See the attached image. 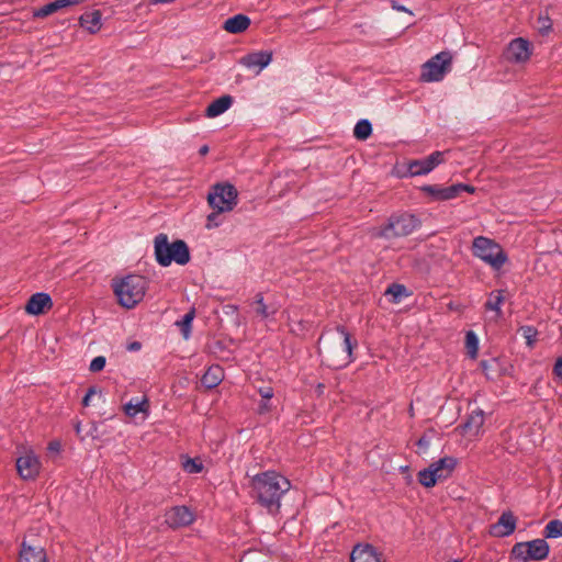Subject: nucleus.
Instances as JSON below:
<instances>
[{"label": "nucleus", "instance_id": "1", "mask_svg": "<svg viewBox=\"0 0 562 562\" xmlns=\"http://www.w3.org/2000/svg\"><path fill=\"white\" fill-rule=\"evenodd\" d=\"M351 335L342 326L325 331L318 339L322 363L331 369H342L352 361Z\"/></svg>", "mask_w": 562, "mask_h": 562}, {"label": "nucleus", "instance_id": "2", "mask_svg": "<svg viewBox=\"0 0 562 562\" xmlns=\"http://www.w3.org/2000/svg\"><path fill=\"white\" fill-rule=\"evenodd\" d=\"M251 487L258 503L269 513H278L282 496L290 490V481L276 471H266L251 479Z\"/></svg>", "mask_w": 562, "mask_h": 562}, {"label": "nucleus", "instance_id": "3", "mask_svg": "<svg viewBox=\"0 0 562 562\" xmlns=\"http://www.w3.org/2000/svg\"><path fill=\"white\" fill-rule=\"evenodd\" d=\"M154 243L156 260L160 266L168 267L172 261L183 266L190 261V250L183 240L169 243L168 236L161 233Z\"/></svg>", "mask_w": 562, "mask_h": 562}, {"label": "nucleus", "instance_id": "4", "mask_svg": "<svg viewBox=\"0 0 562 562\" xmlns=\"http://www.w3.org/2000/svg\"><path fill=\"white\" fill-rule=\"evenodd\" d=\"M147 280L138 274H130L113 282V291L119 303L125 308L135 307L144 297Z\"/></svg>", "mask_w": 562, "mask_h": 562}, {"label": "nucleus", "instance_id": "5", "mask_svg": "<svg viewBox=\"0 0 562 562\" xmlns=\"http://www.w3.org/2000/svg\"><path fill=\"white\" fill-rule=\"evenodd\" d=\"M420 224V220L414 214L407 212L395 213L389 217L386 224L374 233V236L384 239L405 237L414 233Z\"/></svg>", "mask_w": 562, "mask_h": 562}, {"label": "nucleus", "instance_id": "6", "mask_svg": "<svg viewBox=\"0 0 562 562\" xmlns=\"http://www.w3.org/2000/svg\"><path fill=\"white\" fill-rule=\"evenodd\" d=\"M472 251L475 257L495 270H499L508 259L499 244L484 236L473 239Z\"/></svg>", "mask_w": 562, "mask_h": 562}, {"label": "nucleus", "instance_id": "7", "mask_svg": "<svg viewBox=\"0 0 562 562\" xmlns=\"http://www.w3.org/2000/svg\"><path fill=\"white\" fill-rule=\"evenodd\" d=\"M457 464L458 460L454 457H443L432 462L427 469L419 471L418 482L425 487H432L438 481L448 479Z\"/></svg>", "mask_w": 562, "mask_h": 562}, {"label": "nucleus", "instance_id": "8", "mask_svg": "<svg viewBox=\"0 0 562 562\" xmlns=\"http://www.w3.org/2000/svg\"><path fill=\"white\" fill-rule=\"evenodd\" d=\"M549 544L544 539L517 542L510 551V558L518 562L542 561L548 558Z\"/></svg>", "mask_w": 562, "mask_h": 562}, {"label": "nucleus", "instance_id": "9", "mask_svg": "<svg viewBox=\"0 0 562 562\" xmlns=\"http://www.w3.org/2000/svg\"><path fill=\"white\" fill-rule=\"evenodd\" d=\"M237 190L229 183H217L207 194V202L213 210L231 212L237 204Z\"/></svg>", "mask_w": 562, "mask_h": 562}, {"label": "nucleus", "instance_id": "10", "mask_svg": "<svg viewBox=\"0 0 562 562\" xmlns=\"http://www.w3.org/2000/svg\"><path fill=\"white\" fill-rule=\"evenodd\" d=\"M452 55L450 52H440L422 67L420 79L425 82L440 81L450 71Z\"/></svg>", "mask_w": 562, "mask_h": 562}, {"label": "nucleus", "instance_id": "11", "mask_svg": "<svg viewBox=\"0 0 562 562\" xmlns=\"http://www.w3.org/2000/svg\"><path fill=\"white\" fill-rule=\"evenodd\" d=\"M194 521L193 513L187 506H173L165 514V522L170 528H180Z\"/></svg>", "mask_w": 562, "mask_h": 562}, {"label": "nucleus", "instance_id": "12", "mask_svg": "<svg viewBox=\"0 0 562 562\" xmlns=\"http://www.w3.org/2000/svg\"><path fill=\"white\" fill-rule=\"evenodd\" d=\"M40 469L41 462L33 452H26L16 459V470L23 480L35 479L40 473Z\"/></svg>", "mask_w": 562, "mask_h": 562}, {"label": "nucleus", "instance_id": "13", "mask_svg": "<svg viewBox=\"0 0 562 562\" xmlns=\"http://www.w3.org/2000/svg\"><path fill=\"white\" fill-rule=\"evenodd\" d=\"M530 44L522 37L513 40L505 52L506 59L514 63H525L530 58Z\"/></svg>", "mask_w": 562, "mask_h": 562}, {"label": "nucleus", "instance_id": "14", "mask_svg": "<svg viewBox=\"0 0 562 562\" xmlns=\"http://www.w3.org/2000/svg\"><path fill=\"white\" fill-rule=\"evenodd\" d=\"M517 518L513 512H504L498 520L491 526L490 533L494 537L504 538L510 536L516 529Z\"/></svg>", "mask_w": 562, "mask_h": 562}, {"label": "nucleus", "instance_id": "15", "mask_svg": "<svg viewBox=\"0 0 562 562\" xmlns=\"http://www.w3.org/2000/svg\"><path fill=\"white\" fill-rule=\"evenodd\" d=\"M53 301L49 294L44 292H38L29 299L25 305V312L30 315H40L43 314L46 310L52 308Z\"/></svg>", "mask_w": 562, "mask_h": 562}, {"label": "nucleus", "instance_id": "16", "mask_svg": "<svg viewBox=\"0 0 562 562\" xmlns=\"http://www.w3.org/2000/svg\"><path fill=\"white\" fill-rule=\"evenodd\" d=\"M484 424V412L476 408L471 412L467 420L459 426L463 436H477Z\"/></svg>", "mask_w": 562, "mask_h": 562}, {"label": "nucleus", "instance_id": "17", "mask_svg": "<svg viewBox=\"0 0 562 562\" xmlns=\"http://www.w3.org/2000/svg\"><path fill=\"white\" fill-rule=\"evenodd\" d=\"M19 562H47V555L43 547L22 542Z\"/></svg>", "mask_w": 562, "mask_h": 562}, {"label": "nucleus", "instance_id": "18", "mask_svg": "<svg viewBox=\"0 0 562 562\" xmlns=\"http://www.w3.org/2000/svg\"><path fill=\"white\" fill-rule=\"evenodd\" d=\"M272 60L271 52H255L247 54L240 59V64L247 68L258 67V71L260 72L263 68H266Z\"/></svg>", "mask_w": 562, "mask_h": 562}, {"label": "nucleus", "instance_id": "19", "mask_svg": "<svg viewBox=\"0 0 562 562\" xmlns=\"http://www.w3.org/2000/svg\"><path fill=\"white\" fill-rule=\"evenodd\" d=\"M432 201H448L456 198L457 189L453 184L450 187H441L437 184H427L420 188Z\"/></svg>", "mask_w": 562, "mask_h": 562}, {"label": "nucleus", "instance_id": "20", "mask_svg": "<svg viewBox=\"0 0 562 562\" xmlns=\"http://www.w3.org/2000/svg\"><path fill=\"white\" fill-rule=\"evenodd\" d=\"M351 562H381L380 555L371 544H357L350 554Z\"/></svg>", "mask_w": 562, "mask_h": 562}, {"label": "nucleus", "instance_id": "21", "mask_svg": "<svg viewBox=\"0 0 562 562\" xmlns=\"http://www.w3.org/2000/svg\"><path fill=\"white\" fill-rule=\"evenodd\" d=\"M250 25V19L245 14H236L232 18H228L224 24L223 29L232 34H239L245 32Z\"/></svg>", "mask_w": 562, "mask_h": 562}, {"label": "nucleus", "instance_id": "22", "mask_svg": "<svg viewBox=\"0 0 562 562\" xmlns=\"http://www.w3.org/2000/svg\"><path fill=\"white\" fill-rule=\"evenodd\" d=\"M233 103V98L231 95H223V97H220L218 99L214 100L213 102H211L206 110H205V115L207 117H215V116H218L221 114H223L225 111H227L229 109V106L232 105Z\"/></svg>", "mask_w": 562, "mask_h": 562}, {"label": "nucleus", "instance_id": "23", "mask_svg": "<svg viewBox=\"0 0 562 562\" xmlns=\"http://www.w3.org/2000/svg\"><path fill=\"white\" fill-rule=\"evenodd\" d=\"M148 409L149 403L146 396L133 397L123 406V411L128 417H135L138 413L147 414Z\"/></svg>", "mask_w": 562, "mask_h": 562}, {"label": "nucleus", "instance_id": "24", "mask_svg": "<svg viewBox=\"0 0 562 562\" xmlns=\"http://www.w3.org/2000/svg\"><path fill=\"white\" fill-rule=\"evenodd\" d=\"M224 372L220 366H211L201 378V383L206 389L216 387L223 380Z\"/></svg>", "mask_w": 562, "mask_h": 562}, {"label": "nucleus", "instance_id": "25", "mask_svg": "<svg viewBox=\"0 0 562 562\" xmlns=\"http://www.w3.org/2000/svg\"><path fill=\"white\" fill-rule=\"evenodd\" d=\"M101 12L99 10H94L92 12L83 13L79 19V22L82 27L93 34L101 27Z\"/></svg>", "mask_w": 562, "mask_h": 562}, {"label": "nucleus", "instance_id": "26", "mask_svg": "<svg viewBox=\"0 0 562 562\" xmlns=\"http://www.w3.org/2000/svg\"><path fill=\"white\" fill-rule=\"evenodd\" d=\"M194 317L195 308L192 307L180 321L176 322V326L179 327L184 339H189L191 336V327Z\"/></svg>", "mask_w": 562, "mask_h": 562}, {"label": "nucleus", "instance_id": "27", "mask_svg": "<svg viewBox=\"0 0 562 562\" xmlns=\"http://www.w3.org/2000/svg\"><path fill=\"white\" fill-rule=\"evenodd\" d=\"M431 168L428 166L427 159H416L408 162L407 172L409 176H423L429 173Z\"/></svg>", "mask_w": 562, "mask_h": 562}, {"label": "nucleus", "instance_id": "28", "mask_svg": "<svg viewBox=\"0 0 562 562\" xmlns=\"http://www.w3.org/2000/svg\"><path fill=\"white\" fill-rule=\"evenodd\" d=\"M64 8H66L64 0H55V1L46 3L43 7L36 9L34 11L33 15L35 18H46Z\"/></svg>", "mask_w": 562, "mask_h": 562}, {"label": "nucleus", "instance_id": "29", "mask_svg": "<svg viewBox=\"0 0 562 562\" xmlns=\"http://www.w3.org/2000/svg\"><path fill=\"white\" fill-rule=\"evenodd\" d=\"M504 301L503 291H493L485 303V308L496 312L497 316L502 315L501 305Z\"/></svg>", "mask_w": 562, "mask_h": 562}, {"label": "nucleus", "instance_id": "30", "mask_svg": "<svg viewBox=\"0 0 562 562\" xmlns=\"http://www.w3.org/2000/svg\"><path fill=\"white\" fill-rule=\"evenodd\" d=\"M372 133V125L368 120H360L353 128V135L359 140H366Z\"/></svg>", "mask_w": 562, "mask_h": 562}, {"label": "nucleus", "instance_id": "31", "mask_svg": "<svg viewBox=\"0 0 562 562\" xmlns=\"http://www.w3.org/2000/svg\"><path fill=\"white\" fill-rule=\"evenodd\" d=\"M465 348L471 359H475L477 357L479 338L476 334L472 330H469L465 334Z\"/></svg>", "mask_w": 562, "mask_h": 562}, {"label": "nucleus", "instance_id": "32", "mask_svg": "<svg viewBox=\"0 0 562 562\" xmlns=\"http://www.w3.org/2000/svg\"><path fill=\"white\" fill-rule=\"evenodd\" d=\"M546 538L562 537V521L559 519L550 520L544 528Z\"/></svg>", "mask_w": 562, "mask_h": 562}, {"label": "nucleus", "instance_id": "33", "mask_svg": "<svg viewBox=\"0 0 562 562\" xmlns=\"http://www.w3.org/2000/svg\"><path fill=\"white\" fill-rule=\"evenodd\" d=\"M182 468L186 472L193 474L200 473L203 470V464L199 459L188 458L183 461Z\"/></svg>", "mask_w": 562, "mask_h": 562}, {"label": "nucleus", "instance_id": "34", "mask_svg": "<svg viewBox=\"0 0 562 562\" xmlns=\"http://www.w3.org/2000/svg\"><path fill=\"white\" fill-rule=\"evenodd\" d=\"M257 306L255 308L257 315H259L261 318H267L270 315V312L268 311V306L263 302V295L262 293H258L256 295L255 302Z\"/></svg>", "mask_w": 562, "mask_h": 562}, {"label": "nucleus", "instance_id": "35", "mask_svg": "<svg viewBox=\"0 0 562 562\" xmlns=\"http://www.w3.org/2000/svg\"><path fill=\"white\" fill-rule=\"evenodd\" d=\"M386 294H391L395 302H398L404 295L407 294L406 288L403 284L393 283L387 290Z\"/></svg>", "mask_w": 562, "mask_h": 562}, {"label": "nucleus", "instance_id": "36", "mask_svg": "<svg viewBox=\"0 0 562 562\" xmlns=\"http://www.w3.org/2000/svg\"><path fill=\"white\" fill-rule=\"evenodd\" d=\"M443 155L442 151H434L428 157H426L428 166L434 170L437 166H439L441 162H443Z\"/></svg>", "mask_w": 562, "mask_h": 562}, {"label": "nucleus", "instance_id": "37", "mask_svg": "<svg viewBox=\"0 0 562 562\" xmlns=\"http://www.w3.org/2000/svg\"><path fill=\"white\" fill-rule=\"evenodd\" d=\"M105 362H106L105 357L98 356L92 359V361L90 362L89 369L91 372H99L104 369Z\"/></svg>", "mask_w": 562, "mask_h": 562}, {"label": "nucleus", "instance_id": "38", "mask_svg": "<svg viewBox=\"0 0 562 562\" xmlns=\"http://www.w3.org/2000/svg\"><path fill=\"white\" fill-rule=\"evenodd\" d=\"M222 212H220L218 210H213V212L207 215V228L216 227L220 225V223L217 222V217Z\"/></svg>", "mask_w": 562, "mask_h": 562}, {"label": "nucleus", "instance_id": "39", "mask_svg": "<svg viewBox=\"0 0 562 562\" xmlns=\"http://www.w3.org/2000/svg\"><path fill=\"white\" fill-rule=\"evenodd\" d=\"M494 364H496V360H495V359H492L491 361H487V360H483V361H481V364H480V366H481V368H482L483 372L485 373V375H486L488 379H491V378H492V376H491L490 371H491V369H492V367H493Z\"/></svg>", "mask_w": 562, "mask_h": 562}, {"label": "nucleus", "instance_id": "40", "mask_svg": "<svg viewBox=\"0 0 562 562\" xmlns=\"http://www.w3.org/2000/svg\"><path fill=\"white\" fill-rule=\"evenodd\" d=\"M453 188H456V189H457V191H456V198H457L461 192H469V193H473V192L475 191L474 187L469 186V184H463V183L453 184Z\"/></svg>", "mask_w": 562, "mask_h": 562}, {"label": "nucleus", "instance_id": "41", "mask_svg": "<svg viewBox=\"0 0 562 562\" xmlns=\"http://www.w3.org/2000/svg\"><path fill=\"white\" fill-rule=\"evenodd\" d=\"M553 374L559 381H562V357H559L555 360V363L553 366Z\"/></svg>", "mask_w": 562, "mask_h": 562}, {"label": "nucleus", "instance_id": "42", "mask_svg": "<svg viewBox=\"0 0 562 562\" xmlns=\"http://www.w3.org/2000/svg\"><path fill=\"white\" fill-rule=\"evenodd\" d=\"M259 393L262 397V400L269 401L273 397V389L270 386L261 387L259 390Z\"/></svg>", "mask_w": 562, "mask_h": 562}, {"label": "nucleus", "instance_id": "43", "mask_svg": "<svg viewBox=\"0 0 562 562\" xmlns=\"http://www.w3.org/2000/svg\"><path fill=\"white\" fill-rule=\"evenodd\" d=\"M95 393H97V390L94 386L89 387L85 397L82 398V405L89 406L91 396L94 395Z\"/></svg>", "mask_w": 562, "mask_h": 562}, {"label": "nucleus", "instance_id": "44", "mask_svg": "<svg viewBox=\"0 0 562 562\" xmlns=\"http://www.w3.org/2000/svg\"><path fill=\"white\" fill-rule=\"evenodd\" d=\"M430 445V439L427 437V436H422L418 441H417V446L420 448V449H424V450H427L428 447Z\"/></svg>", "mask_w": 562, "mask_h": 562}, {"label": "nucleus", "instance_id": "45", "mask_svg": "<svg viewBox=\"0 0 562 562\" xmlns=\"http://www.w3.org/2000/svg\"><path fill=\"white\" fill-rule=\"evenodd\" d=\"M392 8L396 11H401V12H407L409 14H413L411 10H408L406 7L400 4L398 2H396L395 0H392Z\"/></svg>", "mask_w": 562, "mask_h": 562}, {"label": "nucleus", "instance_id": "46", "mask_svg": "<svg viewBox=\"0 0 562 562\" xmlns=\"http://www.w3.org/2000/svg\"><path fill=\"white\" fill-rule=\"evenodd\" d=\"M539 22L541 24L540 29L542 31H548L551 29V23H550L549 18H546V19L539 18Z\"/></svg>", "mask_w": 562, "mask_h": 562}, {"label": "nucleus", "instance_id": "47", "mask_svg": "<svg viewBox=\"0 0 562 562\" xmlns=\"http://www.w3.org/2000/svg\"><path fill=\"white\" fill-rule=\"evenodd\" d=\"M531 331H532V328H531V327H526V328H524V334H525V337H526V339H527L528 345H531V344H532V339H531Z\"/></svg>", "mask_w": 562, "mask_h": 562}, {"label": "nucleus", "instance_id": "48", "mask_svg": "<svg viewBox=\"0 0 562 562\" xmlns=\"http://www.w3.org/2000/svg\"><path fill=\"white\" fill-rule=\"evenodd\" d=\"M140 347H142L140 342H138V341H133V342H131V344L127 346V349H128L130 351H137V350H139V349H140Z\"/></svg>", "mask_w": 562, "mask_h": 562}, {"label": "nucleus", "instance_id": "49", "mask_svg": "<svg viewBox=\"0 0 562 562\" xmlns=\"http://www.w3.org/2000/svg\"><path fill=\"white\" fill-rule=\"evenodd\" d=\"M270 405L268 404V401L263 400L262 403L259 405V412L260 413H266L268 411H270Z\"/></svg>", "mask_w": 562, "mask_h": 562}, {"label": "nucleus", "instance_id": "50", "mask_svg": "<svg viewBox=\"0 0 562 562\" xmlns=\"http://www.w3.org/2000/svg\"><path fill=\"white\" fill-rule=\"evenodd\" d=\"M86 0H64L65 7L76 5L85 2Z\"/></svg>", "mask_w": 562, "mask_h": 562}, {"label": "nucleus", "instance_id": "51", "mask_svg": "<svg viewBox=\"0 0 562 562\" xmlns=\"http://www.w3.org/2000/svg\"><path fill=\"white\" fill-rule=\"evenodd\" d=\"M207 151H209V147H207L206 145L202 146V147L200 148V150H199V153H200L201 155H205V154H207Z\"/></svg>", "mask_w": 562, "mask_h": 562}, {"label": "nucleus", "instance_id": "52", "mask_svg": "<svg viewBox=\"0 0 562 562\" xmlns=\"http://www.w3.org/2000/svg\"><path fill=\"white\" fill-rule=\"evenodd\" d=\"M58 446H59L58 443H50V445H49V448H50V449H54V450H57V449H58Z\"/></svg>", "mask_w": 562, "mask_h": 562}, {"label": "nucleus", "instance_id": "53", "mask_svg": "<svg viewBox=\"0 0 562 562\" xmlns=\"http://www.w3.org/2000/svg\"><path fill=\"white\" fill-rule=\"evenodd\" d=\"M76 431H77V434H79V432H80V423H78V424L76 425Z\"/></svg>", "mask_w": 562, "mask_h": 562}, {"label": "nucleus", "instance_id": "54", "mask_svg": "<svg viewBox=\"0 0 562 562\" xmlns=\"http://www.w3.org/2000/svg\"><path fill=\"white\" fill-rule=\"evenodd\" d=\"M323 384H318V391H322Z\"/></svg>", "mask_w": 562, "mask_h": 562}, {"label": "nucleus", "instance_id": "55", "mask_svg": "<svg viewBox=\"0 0 562 562\" xmlns=\"http://www.w3.org/2000/svg\"><path fill=\"white\" fill-rule=\"evenodd\" d=\"M323 384H318V391H322Z\"/></svg>", "mask_w": 562, "mask_h": 562}, {"label": "nucleus", "instance_id": "56", "mask_svg": "<svg viewBox=\"0 0 562 562\" xmlns=\"http://www.w3.org/2000/svg\"><path fill=\"white\" fill-rule=\"evenodd\" d=\"M450 562H461V561H460V560H452V561H450Z\"/></svg>", "mask_w": 562, "mask_h": 562}]
</instances>
